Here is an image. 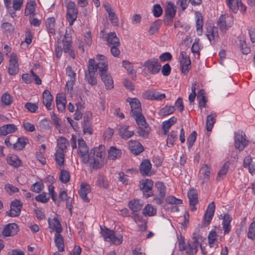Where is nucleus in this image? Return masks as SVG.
I'll return each mask as SVG.
<instances>
[{"instance_id": "nucleus-34", "label": "nucleus", "mask_w": 255, "mask_h": 255, "mask_svg": "<svg viewBox=\"0 0 255 255\" xmlns=\"http://www.w3.org/2000/svg\"><path fill=\"white\" fill-rule=\"evenodd\" d=\"M28 141V139L26 137L23 136L19 137L17 142L13 144V148L17 150H21L25 147Z\"/></svg>"}, {"instance_id": "nucleus-35", "label": "nucleus", "mask_w": 255, "mask_h": 255, "mask_svg": "<svg viewBox=\"0 0 255 255\" xmlns=\"http://www.w3.org/2000/svg\"><path fill=\"white\" fill-rule=\"evenodd\" d=\"M121 154V150L114 146L111 147L108 151V158L110 160H114L119 158Z\"/></svg>"}, {"instance_id": "nucleus-48", "label": "nucleus", "mask_w": 255, "mask_h": 255, "mask_svg": "<svg viewBox=\"0 0 255 255\" xmlns=\"http://www.w3.org/2000/svg\"><path fill=\"white\" fill-rule=\"evenodd\" d=\"M165 14L167 16H169L170 19H172L174 17L176 9L174 8L173 3L169 2L165 10Z\"/></svg>"}, {"instance_id": "nucleus-2", "label": "nucleus", "mask_w": 255, "mask_h": 255, "mask_svg": "<svg viewBox=\"0 0 255 255\" xmlns=\"http://www.w3.org/2000/svg\"><path fill=\"white\" fill-rule=\"evenodd\" d=\"M97 69L95 66V59H90L88 62V71L85 72V76L88 83L92 86L97 84L96 75Z\"/></svg>"}, {"instance_id": "nucleus-46", "label": "nucleus", "mask_w": 255, "mask_h": 255, "mask_svg": "<svg viewBox=\"0 0 255 255\" xmlns=\"http://www.w3.org/2000/svg\"><path fill=\"white\" fill-rule=\"evenodd\" d=\"M96 184L100 187L104 188H107L109 186L108 182L106 179V177L102 174H99L97 177Z\"/></svg>"}, {"instance_id": "nucleus-49", "label": "nucleus", "mask_w": 255, "mask_h": 255, "mask_svg": "<svg viewBox=\"0 0 255 255\" xmlns=\"http://www.w3.org/2000/svg\"><path fill=\"white\" fill-rule=\"evenodd\" d=\"M177 139V131H171L167 135V144L168 147L173 145L174 141Z\"/></svg>"}, {"instance_id": "nucleus-10", "label": "nucleus", "mask_w": 255, "mask_h": 255, "mask_svg": "<svg viewBox=\"0 0 255 255\" xmlns=\"http://www.w3.org/2000/svg\"><path fill=\"white\" fill-rule=\"evenodd\" d=\"M22 203L17 200L12 201L10 204V210L6 212V214L9 217L18 216L20 214Z\"/></svg>"}, {"instance_id": "nucleus-21", "label": "nucleus", "mask_w": 255, "mask_h": 255, "mask_svg": "<svg viewBox=\"0 0 255 255\" xmlns=\"http://www.w3.org/2000/svg\"><path fill=\"white\" fill-rule=\"evenodd\" d=\"M128 146L131 152L135 155H138L143 151V147L137 141L130 140L128 142Z\"/></svg>"}, {"instance_id": "nucleus-57", "label": "nucleus", "mask_w": 255, "mask_h": 255, "mask_svg": "<svg viewBox=\"0 0 255 255\" xmlns=\"http://www.w3.org/2000/svg\"><path fill=\"white\" fill-rule=\"evenodd\" d=\"M69 172L64 169H62L60 172L59 179L63 183H67L70 180Z\"/></svg>"}, {"instance_id": "nucleus-17", "label": "nucleus", "mask_w": 255, "mask_h": 255, "mask_svg": "<svg viewBox=\"0 0 255 255\" xmlns=\"http://www.w3.org/2000/svg\"><path fill=\"white\" fill-rule=\"evenodd\" d=\"M101 80L104 83L105 87L108 90H111L114 88V82L112 76L107 71L99 73Z\"/></svg>"}, {"instance_id": "nucleus-27", "label": "nucleus", "mask_w": 255, "mask_h": 255, "mask_svg": "<svg viewBox=\"0 0 255 255\" xmlns=\"http://www.w3.org/2000/svg\"><path fill=\"white\" fill-rule=\"evenodd\" d=\"M105 40L107 42V44L109 46H120V42L119 38L117 36L115 32H110L107 34L105 37Z\"/></svg>"}, {"instance_id": "nucleus-1", "label": "nucleus", "mask_w": 255, "mask_h": 255, "mask_svg": "<svg viewBox=\"0 0 255 255\" xmlns=\"http://www.w3.org/2000/svg\"><path fill=\"white\" fill-rule=\"evenodd\" d=\"M101 233L105 240L110 242L116 245H119L123 242V236L119 234L117 236L115 235L114 231L109 229L101 226Z\"/></svg>"}, {"instance_id": "nucleus-39", "label": "nucleus", "mask_w": 255, "mask_h": 255, "mask_svg": "<svg viewBox=\"0 0 255 255\" xmlns=\"http://www.w3.org/2000/svg\"><path fill=\"white\" fill-rule=\"evenodd\" d=\"M123 66L127 70L128 73L131 76V78L136 76V72L133 69V66L130 62L128 60H124L122 62Z\"/></svg>"}, {"instance_id": "nucleus-38", "label": "nucleus", "mask_w": 255, "mask_h": 255, "mask_svg": "<svg viewBox=\"0 0 255 255\" xmlns=\"http://www.w3.org/2000/svg\"><path fill=\"white\" fill-rule=\"evenodd\" d=\"M229 166V163L228 162H225L223 164L221 169L219 170L217 174V176L216 179V180L217 181H219L223 179L224 176L227 174V172L228 171Z\"/></svg>"}, {"instance_id": "nucleus-33", "label": "nucleus", "mask_w": 255, "mask_h": 255, "mask_svg": "<svg viewBox=\"0 0 255 255\" xmlns=\"http://www.w3.org/2000/svg\"><path fill=\"white\" fill-rule=\"evenodd\" d=\"M188 197L190 205H195L198 202L197 191L195 189L191 188L188 192Z\"/></svg>"}, {"instance_id": "nucleus-40", "label": "nucleus", "mask_w": 255, "mask_h": 255, "mask_svg": "<svg viewBox=\"0 0 255 255\" xmlns=\"http://www.w3.org/2000/svg\"><path fill=\"white\" fill-rule=\"evenodd\" d=\"M46 146L44 144H42L40 146L39 151L36 153V156L37 159L43 165L46 163V160L44 157V154L45 152Z\"/></svg>"}, {"instance_id": "nucleus-12", "label": "nucleus", "mask_w": 255, "mask_h": 255, "mask_svg": "<svg viewBox=\"0 0 255 255\" xmlns=\"http://www.w3.org/2000/svg\"><path fill=\"white\" fill-rule=\"evenodd\" d=\"M19 231L18 225L15 223H9L5 226L2 231V234L4 237L13 236L17 234Z\"/></svg>"}, {"instance_id": "nucleus-50", "label": "nucleus", "mask_w": 255, "mask_h": 255, "mask_svg": "<svg viewBox=\"0 0 255 255\" xmlns=\"http://www.w3.org/2000/svg\"><path fill=\"white\" fill-rule=\"evenodd\" d=\"M216 115H214L212 113L208 115L206 120V129L207 131H211L212 129L213 125L215 123V118Z\"/></svg>"}, {"instance_id": "nucleus-61", "label": "nucleus", "mask_w": 255, "mask_h": 255, "mask_svg": "<svg viewBox=\"0 0 255 255\" xmlns=\"http://www.w3.org/2000/svg\"><path fill=\"white\" fill-rule=\"evenodd\" d=\"M35 199L38 202L45 203L48 201L49 196H47L46 193L43 192L42 193L36 196Z\"/></svg>"}, {"instance_id": "nucleus-20", "label": "nucleus", "mask_w": 255, "mask_h": 255, "mask_svg": "<svg viewBox=\"0 0 255 255\" xmlns=\"http://www.w3.org/2000/svg\"><path fill=\"white\" fill-rule=\"evenodd\" d=\"M91 191L90 186L85 183H82L80 185V189L79 191V194L80 197L86 203H88L90 200L87 197V194Z\"/></svg>"}, {"instance_id": "nucleus-14", "label": "nucleus", "mask_w": 255, "mask_h": 255, "mask_svg": "<svg viewBox=\"0 0 255 255\" xmlns=\"http://www.w3.org/2000/svg\"><path fill=\"white\" fill-rule=\"evenodd\" d=\"M97 57L98 62L97 63L95 62V66L97 70L99 69V73L107 71L108 69V61L106 57L102 55H98Z\"/></svg>"}, {"instance_id": "nucleus-64", "label": "nucleus", "mask_w": 255, "mask_h": 255, "mask_svg": "<svg viewBox=\"0 0 255 255\" xmlns=\"http://www.w3.org/2000/svg\"><path fill=\"white\" fill-rule=\"evenodd\" d=\"M197 133L195 131H193L187 138V143L189 148H191L196 139Z\"/></svg>"}, {"instance_id": "nucleus-5", "label": "nucleus", "mask_w": 255, "mask_h": 255, "mask_svg": "<svg viewBox=\"0 0 255 255\" xmlns=\"http://www.w3.org/2000/svg\"><path fill=\"white\" fill-rule=\"evenodd\" d=\"M233 22V17L232 15L222 14L218 20L217 25L221 31L226 32L227 29L232 26Z\"/></svg>"}, {"instance_id": "nucleus-53", "label": "nucleus", "mask_w": 255, "mask_h": 255, "mask_svg": "<svg viewBox=\"0 0 255 255\" xmlns=\"http://www.w3.org/2000/svg\"><path fill=\"white\" fill-rule=\"evenodd\" d=\"M150 128L149 126L139 127V129L137 131L138 135L143 138H146L150 132Z\"/></svg>"}, {"instance_id": "nucleus-55", "label": "nucleus", "mask_w": 255, "mask_h": 255, "mask_svg": "<svg viewBox=\"0 0 255 255\" xmlns=\"http://www.w3.org/2000/svg\"><path fill=\"white\" fill-rule=\"evenodd\" d=\"M156 210L154 209L152 206L148 204L142 210V214L145 216H151L156 214Z\"/></svg>"}, {"instance_id": "nucleus-42", "label": "nucleus", "mask_w": 255, "mask_h": 255, "mask_svg": "<svg viewBox=\"0 0 255 255\" xmlns=\"http://www.w3.org/2000/svg\"><path fill=\"white\" fill-rule=\"evenodd\" d=\"M197 100L199 101L200 107H205L207 100L205 96V92L203 89L199 90L197 95Z\"/></svg>"}, {"instance_id": "nucleus-54", "label": "nucleus", "mask_w": 255, "mask_h": 255, "mask_svg": "<svg viewBox=\"0 0 255 255\" xmlns=\"http://www.w3.org/2000/svg\"><path fill=\"white\" fill-rule=\"evenodd\" d=\"M155 187L158 192V196L164 197L165 195V187L162 182H157L155 183Z\"/></svg>"}, {"instance_id": "nucleus-25", "label": "nucleus", "mask_w": 255, "mask_h": 255, "mask_svg": "<svg viewBox=\"0 0 255 255\" xmlns=\"http://www.w3.org/2000/svg\"><path fill=\"white\" fill-rule=\"evenodd\" d=\"M151 168V164L148 159H144L140 164V171L143 176L149 175Z\"/></svg>"}, {"instance_id": "nucleus-18", "label": "nucleus", "mask_w": 255, "mask_h": 255, "mask_svg": "<svg viewBox=\"0 0 255 255\" xmlns=\"http://www.w3.org/2000/svg\"><path fill=\"white\" fill-rule=\"evenodd\" d=\"M63 50L65 53H69L71 57L74 58L75 55L73 50L72 46L71 38L70 37L64 36V39L63 40Z\"/></svg>"}, {"instance_id": "nucleus-62", "label": "nucleus", "mask_w": 255, "mask_h": 255, "mask_svg": "<svg viewBox=\"0 0 255 255\" xmlns=\"http://www.w3.org/2000/svg\"><path fill=\"white\" fill-rule=\"evenodd\" d=\"M1 28L9 34L13 32L14 27L11 23L8 22H4L1 24Z\"/></svg>"}, {"instance_id": "nucleus-8", "label": "nucleus", "mask_w": 255, "mask_h": 255, "mask_svg": "<svg viewBox=\"0 0 255 255\" xmlns=\"http://www.w3.org/2000/svg\"><path fill=\"white\" fill-rule=\"evenodd\" d=\"M143 66L152 74H157L161 69V65L159 63L158 59L156 58H151L146 60Z\"/></svg>"}, {"instance_id": "nucleus-37", "label": "nucleus", "mask_w": 255, "mask_h": 255, "mask_svg": "<svg viewBox=\"0 0 255 255\" xmlns=\"http://www.w3.org/2000/svg\"><path fill=\"white\" fill-rule=\"evenodd\" d=\"M131 116L134 119L139 127L148 126L141 112L139 114H136Z\"/></svg>"}, {"instance_id": "nucleus-45", "label": "nucleus", "mask_w": 255, "mask_h": 255, "mask_svg": "<svg viewBox=\"0 0 255 255\" xmlns=\"http://www.w3.org/2000/svg\"><path fill=\"white\" fill-rule=\"evenodd\" d=\"M46 26L49 33L52 34H55V19L54 17H49L47 19L46 21Z\"/></svg>"}, {"instance_id": "nucleus-15", "label": "nucleus", "mask_w": 255, "mask_h": 255, "mask_svg": "<svg viewBox=\"0 0 255 255\" xmlns=\"http://www.w3.org/2000/svg\"><path fill=\"white\" fill-rule=\"evenodd\" d=\"M236 4L234 5L233 2L234 0H226L227 4L230 9L235 13L237 12L239 9L241 11H246L247 9L246 6L242 3V0H236Z\"/></svg>"}, {"instance_id": "nucleus-43", "label": "nucleus", "mask_w": 255, "mask_h": 255, "mask_svg": "<svg viewBox=\"0 0 255 255\" xmlns=\"http://www.w3.org/2000/svg\"><path fill=\"white\" fill-rule=\"evenodd\" d=\"M203 25V22L202 15L201 14L197 15L196 19V27L198 35H201L202 34Z\"/></svg>"}, {"instance_id": "nucleus-4", "label": "nucleus", "mask_w": 255, "mask_h": 255, "mask_svg": "<svg viewBox=\"0 0 255 255\" xmlns=\"http://www.w3.org/2000/svg\"><path fill=\"white\" fill-rule=\"evenodd\" d=\"M193 241L191 243H189L187 249L186 253L188 255H193L196 254L199 247L202 251L203 254L205 255L204 251L203 250L201 246L200 242L202 241V237L197 234H194Z\"/></svg>"}, {"instance_id": "nucleus-63", "label": "nucleus", "mask_w": 255, "mask_h": 255, "mask_svg": "<svg viewBox=\"0 0 255 255\" xmlns=\"http://www.w3.org/2000/svg\"><path fill=\"white\" fill-rule=\"evenodd\" d=\"M162 8L159 4H156L153 5L152 12L155 17H159L162 13Z\"/></svg>"}, {"instance_id": "nucleus-28", "label": "nucleus", "mask_w": 255, "mask_h": 255, "mask_svg": "<svg viewBox=\"0 0 255 255\" xmlns=\"http://www.w3.org/2000/svg\"><path fill=\"white\" fill-rule=\"evenodd\" d=\"M53 97L48 90H44L43 93V103L45 105L48 110H51V103Z\"/></svg>"}, {"instance_id": "nucleus-16", "label": "nucleus", "mask_w": 255, "mask_h": 255, "mask_svg": "<svg viewBox=\"0 0 255 255\" xmlns=\"http://www.w3.org/2000/svg\"><path fill=\"white\" fill-rule=\"evenodd\" d=\"M215 209V206L214 203V202H212L208 205V208L204 215V220L205 226H208L210 223L214 215Z\"/></svg>"}, {"instance_id": "nucleus-51", "label": "nucleus", "mask_w": 255, "mask_h": 255, "mask_svg": "<svg viewBox=\"0 0 255 255\" xmlns=\"http://www.w3.org/2000/svg\"><path fill=\"white\" fill-rule=\"evenodd\" d=\"M12 101V97L7 92L3 94L1 97V102L3 106L10 105Z\"/></svg>"}, {"instance_id": "nucleus-60", "label": "nucleus", "mask_w": 255, "mask_h": 255, "mask_svg": "<svg viewBox=\"0 0 255 255\" xmlns=\"http://www.w3.org/2000/svg\"><path fill=\"white\" fill-rule=\"evenodd\" d=\"M24 108L30 113H35L38 107L37 104L27 102L25 104Z\"/></svg>"}, {"instance_id": "nucleus-6", "label": "nucleus", "mask_w": 255, "mask_h": 255, "mask_svg": "<svg viewBox=\"0 0 255 255\" xmlns=\"http://www.w3.org/2000/svg\"><path fill=\"white\" fill-rule=\"evenodd\" d=\"M67 13L66 18L69 25H72L77 17L78 10L75 2L70 1L66 6Z\"/></svg>"}, {"instance_id": "nucleus-32", "label": "nucleus", "mask_w": 255, "mask_h": 255, "mask_svg": "<svg viewBox=\"0 0 255 255\" xmlns=\"http://www.w3.org/2000/svg\"><path fill=\"white\" fill-rule=\"evenodd\" d=\"M7 163L14 167H18L21 165V161L18 158L17 156L14 154L10 155L7 157Z\"/></svg>"}, {"instance_id": "nucleus-44", "label": "nucleus", "mask_w": 255, "mask_h": 255, "mask_svg": "<svg viewBox=\"0 0 255 255\" xmlns=\"http://www.w3.org/2000/svg\"><path fill=\"white\" fill-rule=\"evenodd\" d=\"M35 2L34 1H30L27 2L24 11L25 15H34L35 11Z\"/></svg>"}, {"instance_id": "nucleus-26", "label": "nucleus", "mask_w": 255, "mask_h": 255, "mask_svg": "<svg viewBox=\"0 0 255 255\" xmlns=\"http://www.w3.org/2000/svg\"><path fill=\"white\" fill-rule=\"evenodd\" d=\"M129 127L127 125L121 126L119 129V133L123 139H127L133 135V131L128 129Z\"/></svg>"}, {"instance_id": "nucleus-22", "label": "nucleus", "mask_w": 255, "mask_h": 255, "mask_svg": "<svg viewBox=\"0 0 255 255\" xmlns=\"http://www.w3.org/2000/svg\"><path fill=\"white\" fill-rule=\"evenodd\" d=\"M131 109V116L141 112V107L140 101L136 98H133L130 101H128Z\"/></svg>"}, {"instance_id": "nucleus-3", "label": "nucleus", "mask_w": 255, "mask_h": 255, "mask_svg": "<svg viewBox=\"0 0 255 255\" xmlns=\"http://www.w3.org/2000/svg\"><path fill=\"white\" fill-rule=\"evenodd\" d=\"M249 140L243 131L235 132L234 134V145L236 149L242 151L248 145Z\"/></svg>"}, {"instance_id": "nucleus-52", "label": "nucleus", "mask_w": 255, "mask_h": 255, "mask_svg": "<svg viewBox=\"0 0 255 255\" xmlns=\"http://www.w3.org/2000/svg\"><path fill=\"white\" fill-rule=\"evenodd\" d=\"M68 141L64 137H60L57 139V146L58 149L57 150H62L65 152L67 148L66 144Z\"/></svg>"}, {"instance_id": "nucleus-47", "label": "nucleus", "mask_w": 255, "mask_h": 255, "mask_svg": "<svg viewBox=\"0 0 255 255\" xmlns=\"http://www.w3.org/2000/svg\"><path fill=\"white\" fill-rule=\"evenodd\" d=\"M218 35L217 28L210 26L207 28L206 36L210 42L214 40L215 37Z\"/></svg>"}, {"instance_id": "nucleus-41", "label": "nucleus", "mask_w": 255, "mask_h": 255, "mask_svg": "<svg viewBox=\"0 0 255 255\" xmlns=\"http://www.w3.org/2000/svg\"><path fill=\"white\" fill-rule=\"evenodd\" d=\"M55 161L60 166H62L64 163L65 155L64 152L62 150H56L55 153Z\"/></svg>"}, {"instance_id": "nucleus-56", "label": "nucleus", "mask_w": 255, "mask_h": 255, "mask_svg": "<svg viewBox=\"0 0 255 255\" xmlns=\"http://www.w3.org/2000/svg\"><path fill=\"white\" fill-rule=\"evenodd\" d=\"M174 111L175 108L174 106H166L159 111V114L160 116H167L171 114Z\"/></svg>"}, {"instance_id": "nucleus-30", "label": "nucleus", "mask_w": 255, "mask_h": 255, "mask_svg": "<svg viewBox=\"0 0 255 255\" xmlns=\"http://www.w3.org/2000/svg\"><path fill=\"white\" fill-rule=\"evenodd\" d=\"M48 222L49 227L55 231V234L60 233L62 231V228L60 224V221L56 218H54L52 220L48 219Z\"/></svg>"}, {"instance_id": "nucleus-31", "label": "nucleus", "mask_w": 255, "mask_h": 255, "mask_svg": "<svg viewBox=\"0 0 255 255\" xmlns=\"http://www.w3.org/2000/svg\"><path fill=\"white\" fill-rule=\"evenodd\" d=\"M232 217L228 214H225L223 218V228L225 234H228L231 230L230 223Z\"/></svg>"}, {"instance_id": "nucleus-11", "label": "nucleus", "mask_w": 255, "mask_h": 255, "mask_svg": "<svg viewBox=\"0 0 255 255\" xmlns=\"http://www.w3.org/2000/svg\"><path fill=\"white\" fill-rule=\"evenodd\" d=\"M211 167L207 164H204L199 172V180L201 184L207 182L210 179Z\"/></svg>"}, {"instance_id": "nucleus-23", "label": "nucleus", "mask_w": 255, "mask_h": 255, "mask_svg": "<svg viewBox=\"0 0 255 255\" xmlns=\"http://www.w3.org/2000/svg\"><path fill=\"white\" fill-rule=\"evenodd\" d=\"M57 108L59 111L63 112L66 108V99L65 96L61 93L58 94L56 98Z\"/></svg>"}, {"instance_id": "nucleus-36", "label": "nucleus", "mask_w": 255, "mask_h": 255, "mask_svg": "<svg viewBox=\"0 0 255 255\" xmlns=\"http://www.w3.org/2000/svg\"><path fill=\"white\" fill-rule=\"evenodd\" d=\"M55 243L59 252L64 251V240L60 233L55 234Z\"/></svg>"}, {"instance_id": "nucleus-24", "label": "nucleus", "mask_w": 255, "mask_h": 255, "mask_svg": "<svg viewBox=\"0 0 255 255\" xmlns=\"http://www.w3.org/2000/svg\"><path fill=\"white\" fill-rule=\"evenodd\" d=\"M17 129V128L14 124L4 125L0 127V135L5 136L15 132Z\"/></svg>"}, {"instance_id": "nucleus-13", "label": "nucleus", "mask_w": 255, "mask_h": 255, "mask_svg": "<svg viewBox=\"0 0 255 255\" xmlns=\"http://www.w3.org/2000/svg\"><path fill=\"white\" fill-rule=\"evenodd\" d=\"M18 71L19 68L16 55L12 53L9 59V64L8 68V73L11 75H14L17 73Z\"/></svg>"}, {"instance_id": "nucleus-59", "label": "nucleus", "mask_w": 255, "mask_h": 255, "mask_svg": "<svg viewBox=\"0 0 255 255\" xmlns=\"http://www.w3.org/2000/svg\"><path fill=\"white\" fill-rule=\"evenodd\" d=\"M44 188L43 183L42 182H37L31 185L30 190L35 193H39Z\"/></svg>"}, {"instance_id": "nucleus-19", "label": "nucleus", "mask_w": 255, "mask_h": 255, "mask_svg": "<svg viewBox=\"0 0 255 255\" xmlns=\"http://www.w3.org/2000/svg\"><path fill=\"white\" fill-rule=\"evenodd\" d=\"M78 154H79L82 161L85 163H87L92 159L90 156L92 155V151L89 153V148L87 146L78 147Z\"/></svg>"}, {"instance_id": "nucleus-9", "label": "nucleus", "mask_w": 255, "mask_h": 255, "mask_svg": "<svg viewBox=\"0 0 255 255\" xmlns=\"http://www.w3.org/2000/svg\"><path fill=\"white\" fill-rule=\"evenodd\" d=\"M153 182L151 180L146 179L143 180L140 184V189L142 191L143 196L147 198L153 196L151 190L153 187Z\"/></svg>"}, {"instance_id": "nucleus-29", "label": "nucleus", "mask_w": 255, "mask_h": 255, "mask_svg": "<svg viewBox=\"0 0 255 255\" xmlns=\"http://www.w3.org/2000/svg\"><path fill=\"white\" fill-rule=\"evenodd\" d=\"M143 205V201L137 199L130 201L128 203L129 208L134 212H137L140 211Z\"/></svg>"}, {"instance_id": "nucleus-58", "label": "nucleus", "mask_w": 255, "mask_h": 255, "mask_svg": "<svg viewBox=\"0 0 255 255\" xmlns=\"http://www.w3.org/2000/svg\"><path fill=\"white\" fill-rule=\"evenodd\" d=\"M248 237L252 240L255 239V217L254 218L253 222L249 226Z\"/></svg>"}, {"instance_id": "nucleus-7", "label": "nucleus", "mask_w": 255, "mask_h": 255, "mask_svg": "<svg viewBox=\"0 0 255 255\" xmlns=\"http://www.w3.org/2000/svg\"><path fill=\"white\" fill-rule=\"evenodd\" d=\"M179 60L181 72L184 75H186L191 68V61L189 56L184 51H181L180 53Z\"/></svg>"}]
</instances>
